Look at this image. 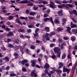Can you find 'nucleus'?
<instances>
[{
    "instance_id": "f257e3e1",
    "label": "nucleus",
    "mask_w": 77,
    "mask_h": 77,
    "mask_svg": "<svg viewBox=\"0 0 77 77\" xmlns=\"http://www.w3.org/2000/svg\"><path fill=\"white\" fill-rule=\"evenodd\" d=\"M54 53H57V56L58 57H60V48L57 47H55L54 48Z\"/></svg>"
},
{
    "instance_id": "f03ea898",
    "label": "nucleus",
    "mask_w": 77,
    "mask_h": 77,
    "mask_svg": "<svg viewBox=\"0 0 77 77\" xmlns=\"http://www.w3.org/2000/svg\"><path fill=\"white\" fill-rule=\"evenodd\" d=\"M44 21H45L47 22V21H50V22L52 23L53 25H54V22L53 21V19L52 17L51 18H45L44 19Z\"/></svg>"
},
{
    "instance_id": "7ed1b4c3",
    "label": "nucleus",
    "mask_w": 77,
    "mask_h": 77,
    "mask_svg": "<svg viewBox=\"0 0 77 77\" xmlns=\"http://www.w3.org/2000/svg\"><path fill=\"white\" fill-rule=\"evenodd\" d=\"M28 62V60H22L21 61H19V62L18 63L19 65H21L22 64L23 65H24L25 63H27Z\"/></svg>"
},
{
    "instance_id": "20e7f679",
    "label": "nucleus",
    "mask_w": 77,
    "mask_h": 77,
    "mask_svg": "<svg viewBox=\"0 0 77 77\" xmlns=\"http://www.w3.org/2000/svg\"><path fill=\"white\" fill-rule=\"evenodd\" d=\"M31 65L32 66L34 67L35 66V65L36 63V60H31Z\"/></svg>"
},
{
    "instance_id": "39448f33",
    "label": "nucleus",
    "mask_w": 77,
    "mask_h": 77,
    "mask_svg": "<svg viewBox=\"0 0 77 77\" xmlns=\"http://www.w3.org/2000/svg\"><path fill=\"white\" fill-rule=\"evenodd\" d=\"M50 4H49V7L54 9V8H56V7L54 6L55 5L54 3L52 2H50Z\"/></svg>"
},
{
    "instance_id": "423d86ee",
    "label": "nucleus",
    "mask_w": 77,
    "mask_h": 77,
    "mask_svg": "<svg viewBox=\"0 0 77 77\" xmlns=\"http://www.w3.org/2000/svg\"><path fill=\"white\" fill-rule=\"evenodd\" d=\"M63 72H66L67 73V74H68L69 73V72L70 71V70L68 68H66L65 66H64L63 67Z\"/></svg>"
},
{
    "instance_id": "0eeeda50",
    "label": "nucleus",
    "mask_w": 77,
    "mask_h": 77,
    "mask_svg": "<svg viewBox=\"0 0 77 77\" xmlns=\"http://www.w3.org/2000/svg\"><path fill=\"white\" fill-rule=\"evenodd\" d=\"M64 7L68 9H69V7L72 8V5L71 4H67L66 5L65 4H64Z\"/></svg>"
},
{
    "instance_id": "6e6552de",
    "label": "nucleus",
    "mask_w": 77,
    "mask_h": 77,
    "mask_svg": "<svg viewBox=\"0 0 77 77\" xmlns=\"http://www.w3.org/2000/svg\"><path fill=\"white\" fill-rule=\"evenodd\" d=\"M30 2H31L30 1L26 0L25 1H21L19 2V3H24L26 4V3H30Z\"/></svg>"
},
{
    "instance_id": "1a4fd4ad",
    "label": "nucleus",
    "mask_w": 77,
    "mask_h": 77,
    "mask_svg": "<svg viewBox=\"0 0 77 77\" xmlns=\"http://www.w3.org/2000/svg\"><path fill=\"white\" fill-rule=\"evenodd\" d=\"M31 75L32 77L34 76V77H37L36 76H37V75L36 74V71L35 70H33V71L31 72Z\"/></svg>"
},
{
    "instance_id": "9d476101",
    "label": "nucleus",
    "mask_w": 77,
    "mask_h": 77,
    "mask_svg": "<svg viewBox=\"0 0 77 77\" xmlns=\"http://www.w3.org/2000/svg\"><path fill=\"white\" fill-rule=\"evenodd\" d=\"M70 26L71 28H75V27H77V25L73 23L72 21L71 22Z\"/></svg>"
},
{
    "instance_id": "9b49d317",
    "label": "nucleus",
    "mask_w": 77,
    "mask_h": 77,
    "mask_svg": "<svg viewBox=\"0 0 77 77\" xmlns=\"http://www.w3.org/2000/svg\"><path fill=\"white\" fill-rule=\"evenodd\" d=\"M7 36H14V33L13 32H9L7 34H6Z\"/></svg>"
},
{
    "instance_id": "f8f14e48",
    "label": "nucleus",
    "mask_w": 77,
    "mask_h": 77,
    "mask_svg": "<svg viewBox=\"0 0 77 77\" xmlns=\"http://www.w3.org/2000/svg\"><path fill=\"white\" fill-rule=\"evenodd\" d=\"M44 68L45 69L47 68V69H48V68H50V65L47 63H45L44 66Z\"/></svg>"
},
{
    "instance_id": "ddd939ff",
    "label": "nucleus",
    "mask_w": 77,
    "mask_h": 77,
    "mask_svg": "<svg viewBox=\"0 0 77 77\" xmlns=\"http://www.w3.org/2000/svg\"><path fill=\"white\" fill-rule=\"evenodd\" d=\"M16 23H17L19 24H20V25H21V26H22L23 25V23L21 22L20 20H19V19H16Z\"/></svg>"
},
{
    "instance_id": "4468645a",
    "label": "nucleus",
    "mask_w": 77,
    "mask_h": 77,
    "mask_svg": "<svg viewBox=\"0 0 77 77\" xmlns=\"http://www.w3.org/2000/svg\"><path fill=\"white\" fill-rule=\"evenodd\" d=\"M66 29H66V31L68 33H71V27H66Z\"/></svg>"
},
{
    "instance_id": "2eb2a0df",
    "label": "nucleus",
    "mask_w": 77,
    "mask_h": 77,
    "mask_svg": "<svg viewBox=\"0 0 77 77\" xmlns=\"http://www.w3.org/2000/svg\"><path fill=\"white\" fill-rule=\"evenodd\" d=\"M18 32H21V33H25V30L24 29H19L18 30Z\"/></svg>"
},
{
    "instance_id": "dca6fc26",
    "label": "nucleus",
    "mask_w": 77,
    "mask_h": 77,
    "mask_svg": "<svg viewBox=\"0 0 77 77\" xmlns=\"http://www.w3.org/2000/svg\"><path fill=\"white\" fill-rule=\"evenodd\" d=\"M57 14L59 16H62L63 15V12H62V10H61V11H59Z\"/></svg>"
},
{
    "instance_id": "f3484780",
    "label": "nucleus",
    "mask_w": 77,
    "mask_h": 77,
    "mask_svg": "<svg viewBox=\"0 0 77 77\" xmlns=\"http://www.w3.org/2000/svg\"><path fill=\"white\" fill-rule=\"evenodd\" d=\"M14 55L15 56V59H18V56H19V54L17 53H14Z\"/></svg>"
},
{
    "instance_id": "a211bd4d",
    "label": "nucleus",
    "mask_w": 77,
    "mask_h": 77,
    "mask_svg": "<svg viewBox=\"0 0 77 77\" xmlns=\"http://www.w3.org/2000/svg\"><path fill=\"white\" fill-rule=\"evenodd\" d=\"M59 65V68H60L61 67H62L63 66V64L62 62H60L58 63Z\"/></svg>"
},
{
    "instance_id": "6ab92c4d",
    "label": "nucleus",
    "mask_w": 77,
    "mask_h": 77,
    "mask_svg": "<svg viewBox=\"0 0 77 77\" xmlns=\"http://www.w3.org/2000/svg\"><path fill=\"white\" fill-rule=\"evenodd\" d=\"M54 23L56 24H60L59 20L57 19H55L54 20Z\"/></svg>"
},
{
    "instance_id": "aec40b11",
    "label": "nucleus",
    "mask_w": 77,
    "mask_h": 77,
    "mask_svg": "<svg viewBox=\"0 0 77 77\" xmlns=\"http://www.w3.org/2000/svg\"><path fill=\"white\" fill-rule=\"evenodd\" d=\"M4 60H5L7 62H9V58L8 56L5 57L4 58Z\"/></svg>"
},
{
    "instance_id": "412c9836",
    "label": "nucleus",
    "mask_w": 77,
    "mask_h": 77,
    "mask_svg": "<svg viewBox=\"0 0 77 77\" xmlns=\"http://www.w3.org/2000/svg\"><path fill=\"white\" fill-rule=\"evenodd\" d=\"M8 47H9V48H15V46L10 44H9V45H8Z\"/></svg>"
},
{
    "instance_id": "4be33fe9",
    "label": "nucleus",
    "mask_w": 77,
    "mask_h": 77,
    "mask_svg": "<svg viewBox=\"0 0 77 77\" xmlns=\"http://www.w3.org/2000/svg\"><path fill=\"white\" fill-rule=\"evenodd\" d=\"M64 6H65L64 4H62L61 5H58V8L60 9H62V8H63V7H64Z\"/></svg>"
},
{
    "instance_id": "5701e85b",
    "label": "nucleus",
    "mask_w": 77,
    "mask_h": 77,
    "mask_svg": "<svg viewBox=\"0 0 77 77\" xmlns=\"http://www.w3.org/2000/svg\"><path fill=\"white\" fill-rule=\"evenodd\" d=\"M45 31L47 32H49V31H50V29L49 27H45Z\"/></svg>"
},
{
    "instance_id": "b1692460",
    "label": "nucleus",
    "mask_w": 77,
    "mask_h": 77,
    "mask_svg": "<svg viewBox=\"0 0 77 77\" xmlns=\"http://www.w3.org/2000/svg\"><path fill=\"white\" fill-rule=\"evenodd\" d=\"M71 39L72 41H75V37L72 36L71 37Z\"/></svg>"
},
{
    "instance_id": "393cba45",
    "label": "nucleus",
    "mask_w": 77,
    "mask_h": 77,
    "mask_svg": "<svg viewBox=\"0 0 77 77\" xmlns=\"http://www.w3.org/2000/svg\"><path fill=\"white\" fill-rule=\"evenodd\" d=\"M63 30V28H61V27H58L57 29V31H62Z\"/></svg>"
},
{
    "instance_id": "a878e982",
    "label": "nucleus",
    "mask_w": 77,
    "mask_h": 77,
    "mask_svg": "<svg viewBox=\"0 0 77 77\" xmlns=\"http://www.w3.org/2000/svg\"><path fill=\"white\" fill-rule=\"evenodd\" d=\"M72 32L73 33L76 34L77 33V30L75 29H73L72 30Z\"/></svg>"
},
{
    "instance_id": "bb28decb",
    "label": "nucleus",
    "mask_w": 77,
    "mask_h": 77,
    "mask_svg": "<svg viewBox=\"0 0 77 77\" xmlns=\"http://www.w3.org/2000/svg\"><path fill=\"white\" fill-rule=\"evenodd\" d=\"M20 19H21L22 20H27V19L28 18V17L21 16L20 17Z\"/></svg>"
},
{
    "instance_id": "cd10ccee",
    "label": "nucleus",
    "mask_w": 77,
    "mask_h": 77,
    "mask_svg": "<svg viewBox=\"0 0 77 77\" xmlns=\"http://www.w3.org/2000/svg\"><path fill=\"white\" fill-rule=\"evenodd\" d=\"M72 11H73V14H75V15H76V16H77V11L75 10H73Z\"/></svg>"
},
{
    "instance_id": "c85d7f7f",
    "label": "nucleus",
    "mask_w": 77,
    "mask_h": 77,
    "mask_svg": "<svg viewBox=\"0 0 77 77\" xmlns=\"http://www.w3.org/2000/svg\"><path fill=\"white\" fill-rule=\"evenodd\" d=\"M52 35H55V32H51L50 37H51V36H52Z\"/></svg>"
},
{
    "instance_id": "c756f323",
    "label": "nucleus",
    "mask_w": 77,
    "mask_h": 77,
    "mask_svg": "<svg viewBox=\"0 0 77 77\" xmlns=\"http://www.w3.org/2000/svg\"><path fill=\"white\" fill-rule=\"evenodd\" d=\"M10 76L11 77H13L14 76H17V75L14 74L13 72H12L10 74Z\"/></svg>"
},
{
    "instance_id": "7c9ffc66",
    "label": "nucleus",
    "mask_w": 77,
    "mask_h": 77,
    "mask_svg": "<svg viewBox=\"0 0 77 77\" xmlns=\"http://www.w3.org/2000/svg\"><path fill=\"white\" fill-rule=\"evenodd\" d=\"M29 14L31 15H35L36 14L35 12H31L29 13Z\"/></svg>"
},
{
    "instance_id": "2f4dec72",
    "label": "nucleus",
    "mask_w": 77,
    "mask_h": 77,
    "mask_svg": "<svg viewBox=\"0 0 77 77\" xmlns=\"http://www.w3.org/2000/svg\"><path fill=\"white\" fill-rule=\"evenodd\" d=\"M2 12H3L4 14H6L8 12V11L2 9L1 10Z\"/></svg>"
},
{
    "instance_id": "473e14b6",
    "label": "nucleus",
    "mask_w": 77,
    "mask_h": 77,
    "mask_svg": "<svg viewBox=\"0 0 77 77\" xmlns=\"http://www.w3.org/2000/svg\"><path fill=\"white\" fill-rule=\"evenodd\" d=\"M13 18H14V17H13V16H10L8 18L10 20H13Z\"/></svg>"
},
{
    "instance_id": "72a5a7b5",
    "label": "nucleus",
    "mask_w": 77,
    "mask_h": 77,
    "mask_svg": "<svg viewBox=\"0 0 77 77\" xmlns=\"http://www.w3.org/2000/svg\"><path fill=\"white\" fill-rule=\"evenodd\" d=\"M65 57H66V55H65V54H64L62 55V59H64L65 58Z\"/></svg>"
},
{
    "instance_id": "f704fd0d",
    "label": "nucleus",
    "mask_w": 77,
    "mask_h": 77,
    "mask_svg": "<svg viewBox=\"0 0 77 77\" xmlns=\"http://www.w3.org/2000/svg\"><path fill=\"white\" fill-rule=\"evenodd\" d=\"M72 20L73 23H77V20H75V19H74V18H72Z\"/></svg>"
},
{
    "instance_id": "c9c22d12",
    "label": "nucleus",
    "mask_w": 77,
    "mask_h": 77,
    "mask_svg": "<svg viewBox=\"0 0 77 77\" xmlns=\"http://www.w3.org/2000/svg\"><path fill=\"white\" fill-rule=\"evenodd\" d=\"M28 27L29 28H34L35 27L33 25H28Z\"/></svg>"
},
{
    "instance_id": "e433bc0d",
    "label": "nucleus",
    "mask_w": 77,
    "mask_h": 77,
    "mask_svg": "<svg viewBox=\"0 0 77 77\" xmlns=\"http://www.w3.org/2000/svg\"><path fill=\"white\" fill-rule=\"evenodd\" d=\"M34 37H35V38H36V36H38V33H37V32H35V33H34Z\"/></svg>"
},
{
    "instance_id": "4c0bfd02",
    "label": "nucleus",
    "mask_w": 77,
    "mask_h": 77,
    "mask_svg": "<svg viewBox=\"0 0 77 77\" xmlns=\"http://www.w3.org/2000/svg\"><path fill=\"white\" fill-rule=\"evenodd\" d=\"M26 32L28 33H31V32H32V30L30 29H28L27 30Z\"/></svg>"
},
{
    "instance_id": "58836bf2",
    "label": "nucleus",
    "mask_w": 77,
    "mask_h": 77,
    "mask_svg": "<svg viewBox=\"0 0 77 77\" xmlns=\"http://www.w3.org/2000/svg\"><path fill=\"white\" fill-rule=\"evenodd\" d=\"M43 3L44 5H45V4H48V2H47L45 1H43Z\"/></svg>"
},
{
    "instance_id": "ea45409f",
    "label": "nucleus",
    "mask_w": 77,
    "mask_h": 77,
    "mask_svg": "<svg viewBox=\"0 0 77 77\" xmlns=\"http://www.w3.org/2000/svg\"><path fill=\"white\" fill-rule=\"evenodd\" d=\"M22 71L23 72H26V69L24 67H23L22 69Z\"/></svg>"
},
{
    "instance_id": "a19ab883",
    "label": "nucleus",
    "mask_w": 77,
    "mask_h": 77,
    "mask_svg": "<svg viewBox=\"0 0 77 77\" xmlns=\"http://www.w3.org/2000/svg\"><path fill=\"white\" fill-rule=\"evenodd\" d=\"M50 10L49 9H48V10H47L46 11V14H50Z\"/></svg>"
},
{
    "instance_id": "79ce46f5",
    "label": "nucleus",
    "mask_w": 77,
    "mask_h": 77,
    "mask_svg": "<svg viewBox=\"0 0 77 77\" xmlns=\"http://www.w3.org/2000/svg\"><path fill=\"white\" fill-rule=\"evenodd\" d=\"M50 35L48 33H46L45 34V38H47V37H48V36H50Z\"/></svg>"
},
{
    "instance_id": "37998d69",
    "label": "nucleus",
    "mask_w": 77,
    "mask_h": 77,
    "mask_svg": "<svg viewBox=\"0 0 77 77\" xmlns=\"http://www.w3.org/2000/svg\"><path fill=\"white\" fill-rule=\"evenodd\" d=\"M51 58H52V59H55V58L56 57V55H53L51 56Z\"/></svg>"
},
{
    "instance_id": "c03bdc74",
    "label": "nucleus",
    "mask_w": 77,
    "mask_h": 77,
    "mask_svg": "<svg viewBox=\"0 0 77 77\" xmlns=\"http://www.w3.org/2000/svg\"><path fill=\"white\" fill-rule=\"evenodd\" d=\"M26 14H29V10L28 9H27L26 11Z\"/></svg>"
},
{
    "instance_id": "a18cd8bd",
    "label": "nucleus",
    "mask_w": 77,
    "mask_h": 77,
    "mask_svg": "<svg viewBox=\"0 0 77 77\" xmlns=\"http://www.w3.org/2000/svg\"><path fill=\"white\" fill-rule=\"evenodd\" d=\"M39 28H37L35 30V33H38V32H39Z\"/></svg>"
},
{
    "instance_id": "49530a36",
    "label": "nucleus",
    "mask_w": 77,
    "mask_h": 77,
    "mask_svg": "<svg viewBox=\"0 0 77 77\" xmlns=\"http://www.w3.org/2000/svg\"><path fill=\"white\" fill-rule=\"evenodd\" d=\"M19 42H20V40H16L15 41V42L16 44H19Z\"/></svg>"
},
{
    "instance_id": "de8ad7c7",
    "label": "nucleus",
    "mask_w": 77,
    "mask_h": 77,
    "mask_svg": "<svg viewBox=\"0 0 77 77\" xmlns=\"http://www.w3.org/2000/svg\"><path fill=\"white\" fill-rule=\"evenodd\" d=\"M45 74H48V70L47 69H46L45 70Z\"/></svg>"
},
{
    "instance_id": "09e8293b",
    "label": "nucleus",
    "mask_w": 77,
    "mask_h": 77,
    "mask_svg": "<svg viewBox=\"0 0 77 77\" xmlns=\"http://www.w3.org/2000/svg\"><path fill=\"white\" fill-rule=\"evenodd\" d=\"M5 35L4 34H2L0 35V38L2 39V38H4L5 37Z\"/></svg>"
},
{
    "instance_id": "8fccbe9b",
    "label": "nucleus",
    "mask_w": 77,
    "mask_h": 77,
    "mask_svg": "<svg viewBox=\"0 0 77 77\" xmlns=\"http://www.w3.org/2000/svg\"><path fill=\"white\" fill-rule=\"evenodd\" d=\"M10 69V67H9V66H8L7 67H5V69L6 70H7V71H8V70H9V69Z\"/></svg>"
},
{
    "instance_id": "3c124183",
    "label": "nucleus",
    "mask_w": 77,
    "mask_h": 77,
    "mask_svg": "<svg viewBox=\"0 0 77 77\" xmlns=\"http://www.w3.org/2000/svg\"><path fill=\"white\" fill-rule=\"evenodd\" d=\"M54 45H55V44L52 43L50 45V47L51 48L53 47H54Z\"/></svg>"
},
{
    "instance_id": "603ef678",
    "label": "nucleus",
    "mask_w": 77,
    "mask_h": 77,
    "mask_svg": "<svg viewBox=\"0 0 77 77\" xmlns=\"http://www.w3.org/2000/svg\"><path fill=\"white\" fill-rule=\"evenodd\" d=\"M10 41H11V39H10V38H8L7 39V41H5V42H10Z\"/></svg>"
},
{
    "instance_id": "864d4df0",
    "label": "nucleus",
    "mask_w": 77,
    "mask_h": 77,
    "mask_svg": "<svg viewBox=\"0 0 77 77\" xmlns=\"http://www.w3.org/2000/svg\"><path fill=\"white\" fill-rule=\"evenodd\" d=\"M30 48H31V49H35V46L33 45H32L30 46Z\"/></svg>"
},
{
    "instance_id": "5fc2aeb1",
    "label": "nucleus",
    "mask_w": 77,
    "mask_h": 77,
    "mask_svg": "<svg viewBox=\"0 0 77 77\" xmlns=\"http://www.w3.org/2000/svg\"><path fill=\"white\" fill-rule=\"evenodd\" d=\"M62 72V70H58L57 71V73L58 74H60Z\"/></svg>"
},
{
    "instance_id": "6e6d98bb",
    "label": "nucleus",
    "mask_w": 77,
    "mask_h": 77,
    "mask_svg": "<svg viewBox=\"0 0 77 77\" xmlns=\"http://www.w3.org/2000/svg\"><path fill=\"white\" fill-rule=\"evenodd\" d=\"M5 30H6V31H7V32H9V31H10L11 29H9L7 28L5 29Z\"/></svg>"
},
{
    "instance_id": "4d7b16f0",
    "label": "nucleus",
    "mask_w": 77,
    "mask_h": 77,
    "mask_svg": "<svg viewBox=\"0 0 77 77\" xmlns=\"http://www.w3.org/2000/svg\"><path fill=\"white\" fill-rule=\"evenodd\" d=\"M36 18L37 19H40V15L38 14Z\"/></svg>"
},
{
    "instance_id": "13d9d810",
    "label": "nucleus",
    "mask_w": 77,
    "mask_h": 77,
    "mask_svg": "<svg viewBox=\"0 0 77 77\" xmlns=\"http://www.w3.org/2000/svg\"><path fill=\"white\" fill-rule=\"evenodd\" d=\"M63 39L65 40H68V39H69V38L66 37H63Z\"/></svg>"
},
{
    "instance_id": "bf43d9fd",
    "label": "nucleus",
    "mask_w": 77,
    "mask_h": 77,
    "mask_svg": "<svg viewBox=\"0 0 77 77\" xmlns=\"http://www.w3.org/2000/svg\"><path fill=\"white\" fill-rule=\"evenodd\" d=\"M38 56H39V57H42L43 56V54H39L38 55Z\"/></svg>"
},
{
    "instance_id": "052dcab7",
    "label": "nucleus",
    "mask_w": 77,
    "mask_h": 77,
    "mask_svg": "<svg viewBox=\"0 0 77 77\" xmlns=\"http://www.w3.org/2000/svg\"><path fill=\"white\" fill-rule=\"evenodd\" d=\"M28 18H29V19H35L34 18L30 16H29Z\"/></svg>"
},
{
    "instance_id": "680f3d73",
    "label": "nucleus",
    "mask_w": 77,
    "mask_h": 77,
    "mask_svg": "<svg viewBox=\"0 0 77 77\" xmlns=\"http://www.w3.org/2000/svg\"><path fill=\"white\" fill-rule=\"evenodd\" d=\"M33 5V3H31L30 4H28L27 5V6H32Z\"/></svg>"
},
{
    "instance_id": "e2e57ef3",
    "label": "nucleus",
    "mask_w": 77,
    "mask_h": 77,
    "mask_svg": "<svg viewBox=\"0 0 77 77\" xmlns=\"http://www.w3.org/2000/svg\"><path fill=\"white\" fill-rule=\"evenodd\" d=\"M69 12L70 14L71 15H73V11H69Z\"/></svg>"
},
{
    "instance_id": "0e129e2a",
    "label": "nucleus",
    "mask_w": 77,
    "mask_h": 77,
    "mask_svg": "<svg viewBox=\"0 0 77 77\" xmlns=\"http://www.w3.org/2000/svg\"><path fill=\"white\" fill-rule=\"evenodd\" d=\"M2 50H3V51H5L6 50L5 49V48L4 47H2L1 48Z\"/></svg>"
},
{
    "instance_id": "69168bd1",
    "label": "nucleus",
    "mask_w": 77,
    "mask_h": 77,
    "mask_svg": "<svg viewBox=\"0 0 77 77\" xmlns=\"http://www.w3.org/2000/svg\"><path fill=\"white\" fill-rule=\"evenodd\" d=\"M55 3H57V4H61V2H59V1H55Z\"/></svg>"
},
{
    "instance_id": "338daca9",
    "label": "nucleus",
    "mask_w": 77,
    "mask_h": 77,
    "mask_svg": "<svg viewBox=\"0 0 77 77\" xmlns=\"http://www.w3.org/2000/svg\"><path fill=\"white\" fill-rule=\"evenodd\" d=\"M48 14H44V17L45 18V17H48Z\"/></svg>"
},
{
    "instance_id": "774afa93",
    "label": "nucleus",
    "mask_w": 77,
    "mask_h": 77,
    "mask_svg": "<svg viewBox=\"0 0 77 77\" xmlns=\"http://www.w3.org/2000/svg\"><path fill=\"white\" fill-rule=\"evenodd\" d=\"M42 77H44L45 76H46V74H45V73H42Z\"/></svg>"
}]
</instances>
